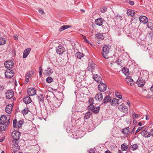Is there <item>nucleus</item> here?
<instances>
[{
  "label": "nucleus",
  "mask_w": 153,
  "mask_h": 153,
  "mask_svg": "<svg viewBox=\"0 0 153 153\" xmlns=\"http://www.w3.org/2000/svg\"><path fill=\"white\" fill-rule=\"evenodd\" d=\"M21 123V121H19L18 122V124L17 125V126H18V128H20V127H21L22 125Z\"/></svg>",
  "instance_id": "nucleus-50"
},
{
  "label": "nucleus",
  "mask_w": 153,
  "mask_h": 153,
  "mask_svg": "<svg viewBox=\"0 0 153 153\" xmlns=\"http://www.w3.org/2000/svg\"><path fill=\"white\" fill-rule=\"evenodd\" d=\"M106 85L103 82L100 83L98 86V89L100 92H104L106 89Z\"/></svg>",
  "instance_id": "nucleus-8"
},
{
  "label": "nucleus",
  "mask_w": 153,
  "mask_h": 153,
  "mask_svg": "<svg viewBox=\"0 0 153 153\" xmlns=\"http://www.w3.org/2000/svg\"><path fill=\"white\" fill-rule=\"evenodd\" d=\"M39 101L40 102L43 103L44 101V97L42 95H40L39 97Z\"/></svg>",
  "instance_id": "nucleus-39"
},
{
  "label": "nucleus",
  "mask_w": 153,
  "mask_h": 153,
  "mask_svg": "<svg viewBox=\"0 0 153 153\" xmlns=\"http://www.w3.org/2000/svg\"><path fill=\"white\" fill-rule=\"evenodd\" d=\"M95 36L97 39L100 40H102L104 39V36L102 34L100 33L96 34Z\"/></svg>",
  "instance_id": "nucleus-24"
},
{
  "label": "nucleus",
  "mask_w": 153,
  "mask_h": 153,
  "mask_svg": "<svg viewBox=\"0 0 153 153\" xmlns=\"http://www.w3.org/2000/svg\"><path fill=\"white\" fill-rule=\"evenodd\" d=\"M141 135L145 137H149L151 136L150 132L148 131L147 129H144L141 132Z\"/></svg>",
  "instance_id": "nucleus-12"
},
{
  "label": "nucleus",
  "mask_w": 153,
  "mask_h": 153,
  "mask_svg": "<svg viewBox=\"0 0 153 153\" xmlns=\"http://www.w3.org/2000/svg\"><path fill=\"white\" fill-rule=\"evenodd\" d=\"M12 106L11 104L7 105L5 108L6 112L8 114L10 113L12 110Z\"/></svg>",
  "instance_id": "nucleus-20"
},
{
  "label": "nucleus",
  "mask_w": 153,
  "mask_h": 153,
  "mask_svg": "<svg viewBox=\"0 0 153 153\" xmlns=\"http://www.w3.org/2000/svg\"><path fill=\"white\" fill-rule=\"evenodd\" d=\"M0 130L1 131H4L6 127L8 126L9 125H6V124L0 123Z\"/></svg>",
  "instance_id": "nucleus-25"
},
{
  "label": "nucleus",
  "mask_w": 153,
  "mask_h": 153,
  "mask_svg": "<svg viewBox=\"0 0 153 153\" xmlns=\"http://www.w3.org/2000/svg\"><path fill=\"white\" fill-rule=\"evenodd\" d=\"M13 38L15 40H17L18 39V36L16 34L13 35Z\"/></svg>",
  "instance_id": "nucleus-49"
},
{
  "label": "nucleus",
  "mask_w": 153,
  "mask_h": 153,
  "mask_svg": "<svg viewBox=\"0 0 153 153\" xmlns=\"http://www.w3.org/2000/svg\"><path fill=\"white\" fill-rule=\"evenodd\" d=\"M96 67V65L93 62H89L87 69V70L92 72Z\"/></svg>",
  "instance_id": "nucleus-4"
},
{
  "label": "nucleus",
  "mask_w": 153,
  "mask_h": 153,
  "mask_svg": "<svg viewBox=\"0 0 153 153\" xmlns=\"http://www.w3.org/2000/svg\"><path fill=\"white\" fill-rule=\"evenodd\" d=\"M29 111L27 108H25L22 111V113L23 114H26Z\"/></svg>",
  "instance_id": "nucleus-42"
},
{
  "label": "nucleus",
  "mask_w": 153,
  "mask_h": 153,
  "mask_svg": "<svg viewBox=\"0 0 153 153\" xmlns=\"http://www.w3.org/2000/svg\"><path fill=\"white\" fill-rule=\"evenodd\" d=\"M92 113L90 112H88L85 114L84 117V118L85 119H87L89 118L90 116L92 115Z\"/></svg>",
  "instance_id": "nucleus-34"
},
{
  "label": "nucleus",
  "mask_w": 153,
  "mask_h": 153,
  "mask_svg": "<svg viewBox=\"0 0 153 153\" xmlns=\"http://www.w3.org/2000/svg\"><path fill=\"white\" fill-rule=\"evenodd\" d=\"M94 106L93 104H90L88 107V109L89 110L92 111L94 110Z\"/></svg>",
  "instance_id": "nucleus-43"
},
{
  "label": "nucleus",
  "mask_w": 153,
  "mask_h": 153,
  "mask_svg": "<svg viewBox=\"0 0 153 153\" xmlns=\"http://www.w3.org/2000/svg\"><path fill=\"white\" fill-rule=\"evenodd\" d=\"M10 122V118H7L5 115H2L0 119V123L7 124L6 125H9Z\"/></svg>",
  "instance_id": "nucleus-3"
},
{
  "label": "nucleus",
  "mask_w": 153,
  "mask_h": 153,
  "mask_svg": "<svg viewBox=\"0 0 153 153\" xmlns=\"http://www.w3.org/2000/svg\"><path fill=\"white\" fill-rule=\"evenodd\" d=\"M121 148L122 150L126 151L128 149V146L125 145L124 144H122L121 146Z\"/></svg>",
  "instance_id": "nucleus-35"
},
{
  "label": "nucleus",
  "mask_w": 153,
  "mask_h": 153,
  "mask_svg": "<svg viewBox=\"0 0 153 153\" xmlns=\"http://www.w3.org/2000/svg\"><path fill=\"white\" fill-rule=\"evenodd\" d=\"M6 40L5 38L2 37H0V45H3L5 44Z\"/></svg>",
  "instance_id": "nucleus-32"
},
{
  "label": "nucleus",
  "mask_w": 153,
  "mask_h": 153,
  "mask_svg": "<svg viewBox=\"0 0 153 153\" xmlns=\"http://www.w3.org/2000/svg\"><path fill=\"white\" fill-rule=\"evenodd\" d=\"M139 87H141L144 85L145 82L142 78H139L137 82Z\"/></svg>",
  "instance_id": "nucleus-19"
},
{
  "label": "nucleus",
  "mask_w": 153,
  "mask_h": 153,
  "mask_svg": "<svg viewBox=\"0 0 153 153\" xmlns=\"http://www.w3.org/2000/svg\"><path fill=\"white\" fill-rule=\"evenodd\" d=\"M122 71L126 76H128L129 75V71L127 68H123L122 69Z\"/></svg>",
  "instance_id": "nucleus-29"
},
{
  "label": "nucleus",
  "mask_w": 153,
  "mask_h": 153,
  "mask_svg": "<svg viewBox=\"0 0 153 153\" xmlns=\"http://www.w3.org/2000/svg\"><path fill=\"white\" fill-rule=\"evenodd\" d=\"M60 105V103L58 100L56 101L53 104V105L56 108L58 107Z\"/></svg>",
  "instance_id": "nucleus-36"
},
{
  "label": "nucleus",
  "mask_w": 153,
  "mask_h": 153,
  "mask_svg": "<svg viewBox=\"0 0 153 153\" xmlns=\"http://www.w3.org/2000/svg\"><path fill=\"white\" fill-rule=\"evenodd\" d=\"M142 128L141 127H139L137 128V130L136 132L135 133V134L137 132L140 131V130H141L142 129Z\"/></svg>",
  "instance_id": "nucleus-53"
},
{
  "label": "nucleus",
  "mask_w": 153,
  "mask_h": 153,
  "mask_svg": "<svg viewBox=\"0 0 153 153\" xmlns=\"http://www.w3.org/2000/svg\"><path fill=\"white\" fill-rule=\"evenodd\" d=\"M31 49L30 48H27L24 51L23 53V58H26L29 54Z\"/></svg>",
  "instance_id": "nucleus-16"
},
{
  "label": "nucleus",
  "mask_w": 153,
  "mask_h": 153,
  "mask_svg": "<svg viewBox=\"0 0 153 153\" xmlns=\"http://www.w3.org/2000/svg\"><path fill=\"white\" fill-rule=\"evenodd\" d=\"M39 12L41 13L42 14H44V11L42 10H39Z\"/></svg>",
  "instance_id": "nucleus-58"
},
{
  "label": "nucleus",
  "mask_w": 153,
  "mask_h": 153,
  "mask_svg": "<svg viewBox=\"0 0 153 153\" xmlns=\"http://www.w3.org/2000/svg\"><path fill=\"white\" fill-rule=\"evenodd\" d=\"M150 118V116L149 115H147L146 116V120H148Z\"/></svg>",
  "instance_id": "nucleus-59"
},
{
  "label": "nucleus",
  "mask_w": 153,
  "mask_h": 153,
  "mask_svg": "<svg viewBox=\"0 0 153 153\" xmlns=\"http://www.w3.org/2000/svg\"><path fill=\"white\" fill-rule=\"evenodd\" d=\"M75 56L78 58L80 59L83 56V54L82 53L77 52L76 53Z\"/></svg>",
  "instance_id": "nucleus-33"
},
{
  "label": "nucleus",
  "mask_w": 153,
  "mask_h": 153,
  "mask_svg": "<svg viewBox=\"0 0 153 153\" xmlns=\"http://www.w3.org/2000/svg\"><path fill=\"white\" fill-rule=\"evenodd\" d=\"M17 120L16 119H14L13 120V126L14 127L17 128Z\"/></svg>",
  "instance_id": "nucleus-45"
},
{
  "label": "nucleus",
  "mask_w": 153,
  "mask_h": 153,
  "mask_svg": "<svg viewBox=\"0 0 153 153\" xmlns=\"http://www.w3.org/2000/svg\"><path fill=\"white\" fill-rule=\"evenodd\" d=\"M122 132L125 134H127L130 132V129L129 127H126L123 129L122 130Z\"/></svg>",
  "instance_id": "nucleus-27"
},
{
  "label": "nucleus",
  "mask_w": 153,
  "mask_h": 153,
  "mask_svg": "<svg viewBox=\"0 0 153 153\" xmlns=\"http://www.w3.org/2000/svg\"><path fill=\"white\" fill-rule=\"evenodd\" d=\"M31 100L30 97L27 96L24 98L23 99V101L26 104H28L31 102Z\"/></svg>",
  "instance_id": "nucleus-23"
},
{
  "label": "nucleus",
  "mask_w": 153,
  "mask_h": 153,
  "mask_svg": "<svg viewBox=\"0 0 153 153\" xmlns=\"http://www.w3.org/2000/svg\"><path fill=\"white\" fill-rule=\"evenodd\" d=\"M95 98L96 100L98 101H100L103 99V96L101 93H98L96 94Z\"/></svg>",
  "instance_id": "nucleus-15"
},
{
  "label": "nucleus",
  "mask_w": 153,
  "mask_h": 153,
  "mask_svg": "<svg viewBox=\"0 0 153 153\" xmlns=\"http://www.w3.org/2000/svg\"><path fill=\"white\" fill-rule=\"evenodd\" d=\"M5 67L8 69H10L13 67L14 63L12 60L7 61L4 63Z\"/></svg>",
  "instance_id": "nucleus-7"
},
{
  "label": "nucleus",
  "mask_w": 153,
  "mask_h": 153,
  "mask_svg": "<svg viewBox=\"0 0 153 153\" xmlns=\"http://www.w3.org/2000/svg\"><path fill=\"white\" fill-rule=\"evenodd\" d=\"M103 22V20L102 18H98L95 20V23L97 25L100 26L102 25Z\"/></svg>",
  "instance_id": "nucleus-18"
},
{
  "label": "nucleus",
  "mask_w": 153,
  "mask_h": 153,
  "mask_svg": "<svg viewBox=\"0 0 153 153\" xmlns=\"http://www.w3.org/2000/svg\"><path fill=\"white\" fill-rule=\"evenodd\" d=\"M42 68L41 66H40L39 67V72H42Z\"/></svg>",
  "instance_id": "nucleus-61"
},
{
  "label": "nucleus",
  "mask_w": 153,
  "mask_h": 153,
  "mask_svg": "<svg viewBox=\"0 0 153 153\" xmlns=\"http://www.w3.org/2000/svg\"><path fill=\"white\" fill-rule=\"evenodd\" d=\"M150 90L152 92H153V85L151 86L150 88Z\"/></svg>",
  "instance_id": "nucleus-63"
},
{
  "label": "nucleus",
  "mask_w": 153,
  "mask_h": 153,
  "mask_svg": "<svg viewBox=\"0 0 153 153\" xmlns=\"http://www.w3.org/2000/svg\"><path fill=\"white\" fill-rule=\"evenodd\" d=\"M119 100L116 98H113L111 100L110 102L111 105L113 106H117L119 104Z\"/></svg>",
  "instance_id": "nucleus-13"
},
{
  "label": "nucleus",
  "mask_w": 153,
  "mask_h": 153,
  "mask_svg": "<svg viewBox=\"0 0 153 153\" xmlns=\"http://www.w3.org/2000/svg\"><path fill=\"white\" fill-rule=\"evenodd\" d=\"M151 134V135L153 137V128L151 130L150 134Z\"/></svg>",
  "instance_id": "nucleus-62"
},
{
  "label": "nucleus",
  "mask_w": 153,
  "mask_h": 153,
  "mask_svg": "<svg viewBox=\"0 0 153 153\" xmlns=\"http://www.w3.org/2000/svg\"><path fill=\"white\" fill-rule=\"evenodd\" d=\"M71 27L70 25H64L59 28V31L61 32Z\"/></svg>",
  "instance_id": "nucleus-28"
},
{
  "label": "nucleus",
  "mask_w": 153,
  "mask_h": 153,
  "mask_svg": "<svg viewBox=\"0 0 153 153\" xmlns=\"http://www.w3.org/2000/svg\"><path fill=\"white\" fill-rule=\"evenodd\" d=\"M89 104H93V103L94 100L92 98H90L88 101Z\"/></svg>",
  "instance_id": "nucleus-47"
},
{
  "label": "nucleus",
  "mask_w": 153,
  "mask_h": 153,
  "mask_svg": "<svg viewBox=\"0 0 153 153\" xmlns=\"http://www.w3.org/2000/svg\"><path fill=\"white\" fill-rule=\"evenodd\" d=\"M14 95V93L12 90H9L6 93V97L7 99H10L13 98Z\"/></svg>",
  "instance_id": "nucleus-9"
},
{
  "label": "nucleus",
  "mask_w": 153,
  "mask_h": 153,
  "mask_svg": "<svg viewBox=\"0 0 153 153\" xmlns=\"http://www.w3.org/2000/svg\"><path fill=\"white\" fill-rule=\"evenodd\" d=\"M33 71H31L28 72L26 74L25 81L28 82L29 81L30 78L33 74Z\"/></svg>",
  "instance_id": "nucleus-17"
},
{
  "label": "nucleus",
  "mask_w": 153,
  "mask_h": 153,
  "mask_svg": "<svg viewBox=\"0 0 153 153\" xmlns=\"http://www.w3.org/2000/svg\"><path fill=\"white\" fill-rule=\"evenodd\" d=\"M131 147L133 150H135L138 148V146L137 144H134L131 146Z\"/></svg>",
  "instance_id": "nucleus-40"
},
{
  "label": "nucleus",
  "mask_w": 153,
  "mask_h": 153,
  "mask_svg": "<svg viewBox=\"0 0 153 153\" xmlns=\"http://www.w3.org/2000/svg\"><path fill=\"white\" fill-rule=\"evenodd\" d=\"M67 123L68 122H65L64 123V126L65 128H67L68 127V126L67 125Z\"/></svg>",
  "instance_id": "nucleus-57"
},
{
  "label": "nucleus",
  "mask_w": 153,
  "mask_h": 153,
  "mask_svg": "<svg viewBox=\"0 0 153 153\" xmlns=\"http://www.w3.org/2000/svg\"><path fill=\"white\" fill-rule=\"evenodd\" d=\"M20 136V134L19 132L17 131H13L12 133V136L13 138V143L14 145L15 144H18V141Z\"/></svg>",
  "instance_id": "nucleus-1"
},
{
  "label": "nucleus",
  "mask_w": 153,
  "mask_h": 153,
  "mask_svg": "<svg viewBox=\"0 0 153 153\" xmlns=\"http://www.w3.org/2000/svg\"><path fill=\"white\" fill-rule=\"evenodd\" d=\"M134 82V81H131L130 82H128V84L132 86L133 85Z\"/></svg>",
  "instance_id": "nucleus-56"
},
{
  "label": "nucleus",
  "mask_w": 153,
  "mask_h": 153,
  "mask_svg": "<svg viewBox=\"0 0 153 153\" xmlns=\"http://www.w3.org/2000/svg\"><path fill=\"white\" fill-rule=\"evenodd\" d=\"M140 21L141 22H142L143 24L146 23L148 21L147 18L143 16H141L140 17Z\"/></svg>",
  "instance_id": "nucleus-14"
},
{
  "label": "nucleus",
  "mask_w": 153,
  "mask_h": 153,
  "mask_svg": "<svg viewBox=\"0 0 153 153\" xmlns=\"http://www.w3.org/2000/svg\"><path fill=\"white\" fill-rule=\"evenodd\" d=\"M126 81L127 83L130 82L131 81H133V79L131 78V77L129 76L126 78Z\"/></svg>",
  "instance_id": "nucleus-46"
},
{
  "label": "nucleus",
  "mask_w": 153,
  "mask_h": 153,
  "mask_svg": "<svg viewBox=\"0 0 153 153\" xmlns=\"http://www.w3.org/2000/svg\"><path fill=\"white\" fill-rule=\"evenodd\" d=\"M4 88V86L0 85V91H2Z\"/></svg>",
  "instance_id": "nucleus-52"
},
{
  "label": "nucleus",
  "mask_w": 153,
  "mask_h": 153,
  "mask_svg": "<svg viewBox=\"0 0 153 153\" xmlns=\"http://www.w3.org/2000/svg\"><path fill=\"white\" fill-rule=\"evenodd\" d=\"M116 97L120 99H122V95L118 92H115Z\"/></svg>",
  "instance_id": "nucleus-38"
},
{
  "label": "nucleus",
  "mask_w": 153,
  "mask_h": 153,
  "mask_svg": "<svg viewBox=\"0 0 153 153\" xmlns=\"http://www.w3.org/2000/svg\"><path fill=\"white\" fill-rule=\"evenodd\" d=\"M129 3L131 5H133L134 4V2L133 1H129Z\"/></svg>",
  "instance_id": "nucleus-54"
},
{
  "label": "nucleus",
  "mask_w": 153,
  "mask_h": 153,
  "mask_svg": "<svg viewBox=\"0 0 153 153\" xmlns=\"http://www.w3.org/2000/svg\"><path fill=\"white\" fill-rule=\"evenodd\" d=\"M13 151L12 153H17V152L20 149L19 146L18 144H15L13 146Z\"/></svg>",
  "instance_id": "nucleus-22"
},
{
  "label": "nucleus",
  "mask_w": 153,
  "mask_h": 153,
  "mask_svg": "<svg viewBox=\"0 0 153 153\" xmlns=\"http://www.w3.org/2000/svg\"><path fill=\"white\" fill-rule=\"evenodd\" d=\"M53 72V70L51 69L50 67H49L46 70L45 74L48 76L52 74Z\"/></svg>",
  "instance_id": "nucleus-26"
},
{
  "label": "nucleus",
  "mask_w": 153,
  "mask_h": 153,
  "mask_svg": "<svg viewBox=\"0 0 153 153\" xmlns=\"http://www.w3.org/2000/svg\"><path fill=\"white\" fill-rule=\"evenodd\" d=\"M100 10L101 12L102 13H104L106 11L107 8L105 7H104L101 8Z\"/></svg>",
  "instance_id": "nucleus-44"
},
{
  "label": "nucleus",
  "mask_w": 153,
  "mask_h": 153,
  "mask_svg": "<svg viewBox=\"0 0 153 153\" xmlns=\"http://www.w3.org/2000/svg\"><path fill=\"white\" fill-rule=\"evenodd\" d=\"M134 12L133 10L128 9L127 11V14L128 16H134Z\"/></svg>",
  "instance_id": "nucleus-31"
},
{
  "label": "nucleus",
  "mask_w": 153,
  "mask_h": 153,
  "mask_svg": "<svg viewBox=\"0 0 153 153\" xmlns=\"http://www.w3.org/2000/svg\"><path fill=\"white\" fill-rule=\"evenodd\" d=\"M135 127H134L131 130V132H130V133L131 134H133L134 132V129H135Z\"/></svg>",
  "instance_id": "nucleus-55"
},
{
  "label": "nucleus",
  "mask_w": 153,
  "mask_h": 153,
  "mask_svg": "<svg viewBox=\"0 0 153 153\" xmlns=\"http://www.w3.org/2000/svg\"><path fill=\"white\" fill-rule=\"evenodd\" d=\"M111 97L109 95H107L104 98L103 100V103H107L109 100H111Z\"/></svg>",
  "instance_id": "nucleus-30"
},
{
  "label": "nucleus",
  "mask_w": 153,
  "mask_h": 153,
  "mask_svg": "<svg viewBox=\"0 0 153 153\" xmlns=\"http://www.w3.org/2000/svg\"><path fill=\"white\" fill-rule=\"evenodd\" d=\"M93 109L94 110L92 111V112L94 113L97 114L99 112V110L100 109V107H98L96 108L94 107Z\"/></svg>",
  "instance_id": "nucleus-37"
},
{
  "label": "nucleus",
  "mask_w": 153,
  "mask_h": 153,
  "mask_svg": "<svg viewBox=\"0 0 153 153\" xmlns=\"http://www.w3.org/2000/svg\"><path fill=\"white\" fill-rule=\"evenodd\" d=\"M14 75V72L13 70L9 69L6 70L5 72V77L7 78H10L12 77Z\"/></svg>",
  "instance_id": "nucleus-6"
},
{
  "label": "nucleus",
  "mask_w": 153,
  "mask_h": 153,
  "mask_svg": "<svg viewBox=\"0 0 153 153\" xmlns=\"http://www.w3.org/2000/svg\"><path fill=\"white\" fill-rule=\"evenodd\" d=\"M110 48V46H108L107 45H104L103 47L102 53L105 59L108 58L107 54L109 53Z\"/></svg>",
  "instance_id": "nucleus-2"
},
{
  "label": "nucleus",
  "mask_w": 153,
  "mask_h": 153,
  "mask_svg": "<svg viewBox=\"0 0 153 153\" xmlns=\"http://www.w3.org/2000/svg\"><path fill=\"white\" fill-rule=\"evenodd\" d=\"M53 79L51 77H48L46 79V82L48 83H51L53 81Z\"/></svg>",
  "instance_id": "nucleus-41"
},
{
  "label": "nucleus",
  "mask_w": 153,
  "mask_h": 153,
  "mask_svg": "<svg viewBox=\"0 0 153 153\" xmlns=\"http://www.w3.org/2000/svg\"><path fill=\"white\" fill-rule=\"evenodd\" d=\"M93 78L95 81L98 82L101 81L102 80L101 77L99 75L97 74L94 75L93 76Z\"/></svg>",
  "instance_id": "nucleus-21"
},
{
  "label": "nucleus",
  "mask_w": 153,
  "mask_h": 153,
  "mask_svg": "<svg viewBox=\"0 0 153 153\" xmlns=\"http://www.w3.org/2000/svg\"><path fill=\"white\" fill-rule=\"evenodd\" d=\"M89 153H94L95 151L93 149H91L89 151Z\"/></svg>",
  "instance_id": "nucleus-51"
},
{
  "label": "nucleus",
  "mask_w": 153,
  "mask_h": 153,
  "mask_svg": "<svg viewBox=\"0 0 153 153\" xmlns=\"http://www.w3.org/2000/svg\"><path fill=\"white\" fill-rule=\"evenodd\" d=\"M105 153H111L109 150H107L105 152Z\"/></svg>",
  "instance_id": "nucleus-64"
},
{
  "label": "nucleus",
  "mask_w": 153,
  "mask_h": 153,
  "mask_svg": "<svg viewBox=\"0 0 153 153\" xmlns=\"http://www.w3.org/2000/svg\"><path fill=\"white\" fill-rule=\"evenodd\" d=\"M120 61H119V59H118V60H116V63L118 65H120Z\"/></svg>",
  "instance_id": "nucleus-60"
},
{
  "label": "nucleus",
  "mask_w": 153,
  "mask_h": 153,
  "mask_svg": "<svg viewBox=\"0 0 153 153\" xmlns=\"http://www.w3.org/2000/svg\"><path fill=\"white\" fill-rule=\"evenodd\" d=\"M119 110L121 112L125 113H127L128 108L127 107L123 104L119 105L118 107Z\"/></svg>",
  "instance_id": "nucleus-5"
},
{
  "label": "nucleus",
  "mask_w": 153,
  "mask_h": 153,
  "mask_svg": "<svg viewBox=\"0 0 153 153\" xmlns=\"http://www.w3.org/2000/svg\"><path fill=\"white\" fill-rule=\"evenodd\" d=\"M65 51V48L62 45L59 46L56 48V52L60 55L62 54Z\"/></svg>",
  "instance_id": "nucleus-11"
},
{
  "label": "nucleus",
  "mask_w": 153,
  "mask_h": 153,
  "mask_svg": "<svg viewBox=\"0 0 153 153\" xmlns=\"http://www.w3.org/2000/svg\"><path fill=\"white\" fill-rule=\"evenodd\" d=\"M27 93L29 96H33L36 94V91L34 88H30L27 90Z\"/></svg>",
  "instance_id": "nucleus-10"
},
{
  "label": "nucleus",
  "mask_w": 153,
  "mask_h": 153,
  "mask_svg": "<svg viewBox=\"0 0 153 153\" xmlns=\"http://www.w3.org/2000/svg\"><path fill=\"white\" fill-rule=\"evenodd\" d=\"M140 115L139 114H134L133 115V117L134 118H137Z\"/></svg>",
  "instance_id": "nucleus-48"
}]
</instances>
